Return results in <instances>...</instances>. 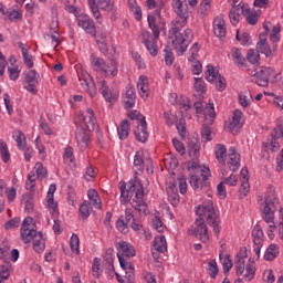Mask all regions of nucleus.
<instances>
[{
    "mask_svg": "<svg viewBox=\"0 0 283 283\" xmlns=\"http://www.w3.org/2000/svg\"><path fill=\"white\" fill-rule=\"evenodd\" d=\"M34 169H35V172H36V177L40 180H43V178H48V169H45L43 167L42 163H36Z\"/></svg>",
    "mask_w": 283,
    "mask_h": 283,
    "instance_id": "obj_51",
    "label": "nucleus"
},
{
    "mask_svg": "<svg viewBox=\"0 0 283 283\" xmlns=\"http://www.w3.org/2000/svg\"><path fill=\"white\" fill-rule=\"evenodd\" d=\"M77 25L78 28H83L86 34H90L91 36H96V24L94 23V20L87 15H83L77 18Z\"/></svg>",
    "mask_w": 283,
    "mask_h": 283,
    "instance_id": "obj_18",
    "label": "nucleus"
},
{
    "mask_svg": "<svg viewBox=\"0 0 283 283\" xmlns=\"http://www.w3.org/2000/svg\"><path fill=\"white\" fill-rule=\"evenodd\" d=\"M195 90L205 94V80L202 77H195Z\"/></svg>",
    "mask_w": 283,
    "mask_h": 283,
    "instance_id": "obj_62",
    "label": "nucleus"
},
{
    "mask_svg": "<svg viewBox=\"0 0 283 283\" xmlns=\"http://www.w3.org/2000/svg\"><path fill=\"white\" fill-rule=\"evenodd\" d=\"M277 255H280V247H277V244H275V243H272L266 249V252L264 254V260H266V262H271V261L275 260V258H277Z\"/></svg>",
    "mask_w": 283,
    "mask_h": 283,
    "instance_id": "obj_32",
    "label": "nucleus"
},
{
    "mask_svg": "<svg viewBox=\"0 0 283 283\" xmlns=\"http://www.w3.org/2000/svg\"><path fill=\"white\" fill-rule=\"evenodd\" d=\"M39 78V73H36V70H30L25 74V81L27 83H34Z\"/></svg>",
    "mask_w": 283,
    "mask_h": 283,
    "instance_id": "obj_64",
    "label": "nucleus"
},
{
    "mask_svg": "<svg viewBox=\"0 0 283 283\" xmlns=\"http://www.w3.org/2000/svg\"><path fill=\"white\" fill-rule=\"evenodd\" d=\"M10 247L3 244L0 245V258L3 260V262H9L10 258Z\"/></svg>",
    "mask_w": 283,
    "mask_h": 283,
    "instance_id": "obj_57",
    "label": "nucleus"
},
{
    "mask_svg": "<svg viewBox=\"0 0 283 283\" xmlns=\"http://www.w3.org/2000/svg\"><path fill=\"white\" fill-rule=\"evenodd\" d=\"M197 216L201 218L206 216L207 222L209 227H212L214 235H220L221 227H220V216L216 213V209L213 208V203L199 206L196 210Z\"/></svg>",
    "mask_w": 283,
    "mask_h": 283,
    "instance_id": "obj_7",
    "label": "nucleus"
},
{
    "mask_svg": "<svg viewBox=\"0 0 283 283\" xmlns=\"http://www.w3.org/2000/svg\"><path fill=\"white\" fill-rule=\"evenodd\" d=\"M280 74L272 67L261 66L260 70L252 71V83L259 85V87H269V81L271 83H277L280 81Z\"/></svg>",
    "mask_w": 283,
    "mask_h": 283,
    "instance_id": "obj_6",
    "label": "nucleus"
},
{
    "mask_svg": "<svg viewBox=\"0 0 283 283\" xmlns=\"http://www.w3.org/2000/svg\"><path fill=\"white\" fill-rule=\"evenodd\" d=\"M195 224L196 228L188 230L189 235H195V238L200 235L201 242H209V228L207 227V223H205V218L198 216Z\"/></svg>",
    "mask_w": 283,
    "mask_h": 283,
    "instance_id": "obj_12",
    "label": "nucleus"
},
{
    "mask_svg": "<svg viewBox=\"0 0 283 283\" xmlns=\"http://www.w3.org/2000/svg\"><path fill=\"white\" fill-rule=\"evenodd\" d=\"M67 202L69 205H71L72 207H74V202H76V192H74V188H72V186L67 187Z\"/></svg>",
    "mask_w": 283,
    "mask_h": 283,
    "instance_id": "obj_59",
    "label": "nucleus"
},
{
    "mask_svg": "<svg viewBox=\"0 0 283 283\" xmlns=\"http://www.w3.org/2000/svg\"><path fill=\"white\" fill-rule=\"evenodd\" d=\"M231 54L234 65H238V67H243L244 63H247V59L242 56V52H240V49L233 48L231 50Z\"/></svg>",
    "mask_w": 283,
    "mask_h": 283,
    "instance_id": "obj_33",
    "label": "nucleus"
},
{
    "mask_svg": "<svg viewBox=\"0 0 283 283\" xmlns=\"http://www.w3.org/2000/svg\"><path fill=\"white\" fill-rule=\"evenodd\" d=\"M19 224H21V219L20 218H14V219L9 220L4 224V229L6 230L17 229V228H19Z\"/></svg>",
    "mask_w": 283,
    "mask_h": 283,
    "instance_id": "obj_61",
    "label": "nucleus"
},
{
    "mask_svg": "<svg viewBox=\"0 0 283 283\" xmlns=\"http://www.w3.org/2000/svg\"><path fill=\"white\" fill-rule=\"evenodd\" d=\"M164 57L166 65H174V52H171V49L164 50Z\"/></svg>",
    "mask_w": 283,
    "mask_h": 283,
    "instance_id": "obj_60",
    "label": "nucleus"
},
{
    "mask_svg": "<svg viewBox=\"0 0 283 283\" xmlns=\"http://www.w3.org/2000/svg\"><path fill=\"white\" fill-rule=\"evenodd\" d=\"M75 138L77 145L80 146V149H82V151H85V149H87V145H90V134L81 129H77L75 133Z\"/></svg>",
    "mask_w": 283,
    "mask_h": 283,
    "instance_id": "obj_26",
    "label": "nucleus"
},
{
    "mask_svg": "<svg viewBox=\"0 0 283 283\" xmlns=\"http://www.w3.org/2000/svg\"><path fill=\"white\" fill-rule=\"evenodd\" d=\"M81 245V240L78 239L77 234H72L71 240H70V248L73 253H81V250H78V247Z\"/></svg>",
    "mask_w": 283,
    "mask_h": 283,
    "instance_id": "obj_47",
    "label": "nucleus"
},
{
    "mask_svg": "<svg viewBox=\"0 0 283 283\" xmlns=\"http://www.w3.org/2000/svg\"><path fill=\"white\" fill-rule=\"evenodd\" d=\"M197 175L202 178L203 182H207V180H209V177L211 176V170L209 169V167H205L203 169H199L197 171Z\"/></svg>",
    "mask_w": 283,
    "mask_h": 283,
    "instance_id": "obj_58",
    "label": "nucleus"
},
{
    "mask_svg": "<svg viewBox=\"0 0 283 283\" xmlns=\"http://www.w3.org/2000/svg\"><path fill=\"white\" fill-rule=\"evenodd\" d=\"M252 238L255 245H260L263 242L264 232L262 231V227L256 224L252 230Z\"/></svg>",
    "mask_w": 283,
    "mask_h": 283,
    "instance_id": "obj_36",
    "label": "nucleus"
},
{
    "mask_svg": "<svg viewBox=\"0 0 283 283\" xmlns=\"http://www.w3.org/2000/svg\"><path fill=\"white\" fill-rule=\"evenodd\" d=\"M234 269L237 275L245 280V282H251L255 277V261L253 259H249L247 265H244L243 259H239L234 262Z\"/></svg>",
    "mask_w": 283,
    "mask_h": 283,
    "instance_id": "obj_9",
    "label": "nucleus"
},
{
    "mask_svg": "<svg viewBox=\"0 0 283 283\" xmlns=\"http://www.w3.org/2000/svg\"><path fill=\"white\" fill-rule=\"evenodd\" d=\"M116 249L118 250L117 258L119 265L124 271H128V282H132L134 280V265H132L130 260L136 255V249L125 241L118 242Z\"/></svg>",
    "mask_w": 283,
    "mask_h": 283,
    "instance_id": "obj_3",
    "label": "nucleus"
},
{
    "mask_svg": "<svg viewBox=\"0 0 283 283\" xmlns=\"http://www.w3.org/2000/svg\"><path fill=\"white\" fill-rule=\"evenodd\" d=\"M228 167L231 171L235 172L240 169V154L235 151V147L229 148Z\"/></svg>",
    "mask_w": 283,
    "mask_h": 283,
    "instance_id": "obj_21",
    "label": "nucleus"
},
{
    "mask_svg": "<svg viewBox=\"0 0 283 283\" xmlns=\"http://www.w3.org/2000/svg\"><path fill=\"white\" fill-rule=\"evenodd\" d=\"M6 265H0V283H3V280H10V262H6Z\"/></svg>",
    "mask_w": 283,
    "mask_h": 283,
    "instance_id": "obj_49",
    "label": "nucleus"
},
{
    "mask_svg": "<svg viewBox=\"0 0 283 283\" xmlns=\"http://www.w3.org/2000/svg\"><path fill=\"white\" fill-rule=\"evenodd\" d=\"M208 274L210 275V277L212 280H216V277L218 276V273H219V269H218V262H216V260H211L209 263H208Z\"/></svg>",
    "mask_w": 283,
    "mask_h": 283,
    "instance_id": "obj_46",
    "label": "nucleus"
},
{
    "mask_svg": "<svg viewBox=\"0 0 283 283\" xmlns=\"http://www.w3.org/2000/svg\"><path fill=\"white\" fill-rule=\"evenodd\" d=\"M92 202L90 201H84L81 206H80V214L82 220H87L90 218V216H92Z\"/></svg>",
    "mask_w": 283,
    "mask_h": 283,
    "instance_id": "obj_34",
    "label": "nucleus"
},
{
    "mask_svg": "<svg viewBox=\"0 0 283 283\" xmlns=\"http://www.w3.org/2000/svg\"><path fill=\"white\" fill-rule=\"evenodd\" d=\"M192 189H202L205 187L206 181L200 178V175H198L197 171L195 174L190 175V180H189Z\"/></svg>",
    "mask_w": 283,
    "mask_h": 283,
    "instance_id": "obj_35",
    "label": "nucleus"
},
{
    "mask_svg": "<svg viewBox=\"0 0 283 283\" xmlns=\"http://www.w3.org/2000/svg\"><path fill=\"white\" fill-rule=\"evenodd\" d=\"M250 186H249V179L242 180L241 187L239 189V198L242 200L247 198L250 191Z\"/></svg>",
    "mask_w": 283,
    "mask_h": 283,
    "instance_id": "obj_50",
    "label": "nucleus"
},
{
    "mask_svg": "<svg viewBox=\"0 0 283 283\" xmlns=\"http://www.w3.org/2000/svg\"><path fill=\"white\" fill-rule=\"evenodd\" d=\"M188 149H189L190 156H198V153L200 151V145L198 143V138L192 137L191 139H189Z\"/></svg>",
    "mask_w": 283,
    "mask_h": 283,
    "instance_id": "obj_41",
    "label": "nucleus"
},
{
    "mask_svg": "<svg viewBox=\"0 0 283 283\" xmlns=\"http://www.w3.org/2000/svg\"><path fill=\"white\" fill-rule=\"evenodd\" d=\"M172 8L177 19L175 20V27L169 30V41H171L178 56H182L191 41H193V31L191 29H186L184 33L180 32V28H185L189 20V7L182 0H172Z\"/></svg>",
    "mask_w": 283,
    "mask_h": 283,
    "instance_id": "obj_1",
    "label": "nucleus"
},
{
    "mask_svg": "<svg viewBox=\"0 0 283 283\" xmlns=\"http://www.w3.org/2000/svg\"><path fill=\"white\" fill-rule=\"evenodd\" d=\"M253 96L251 95V91H244L239 94V103L243 107H249L251 105V99Z\"/></svg>",
    "mask_w": 283,
    "mask_h": 283,
    "instance_id": "obj_40",
    "label": "nucleus"
},
{
    "mask_svg": "<svg viewBox=\"0 0 283 283\" xmlns=\"http://www.w3.org/2000/svg\"><path fill=\"white\" fill-rule=\"evenodd\" d=\"M119 191H120V201L124 202V205H127L134 198L136 200H142V198H145V190L143 188V182H140V179L135 177V180H130L127 185L125 181L119 182Z\"/></svg>",
    "mask_w": 283,
    "mask_h": 283,
    "instance_id": "obj_4",
    "label": "nucleus"
},
{
    "mask_svg": "<svg viewBox=\"0 0 283 283\" xmlns=\"http://www.w3.org/2000/svg\"><path fill=\"white\" fill-rule=\"evenodd\" d=\"M223 273L227 275L231 269H233V262L231 261V255L227 254L222 262Z\"/></svg>",
    "mask_w": 283,
    "mask_h": 283,
    "instance_id": "obj_54",
    "label": "nucleus"
},
{
    "mask_svg": "<svg viewBox=\"0 0 283 283\" xmlns=\"http://www.w3.org/2000/svg\"><path fill=\"white\" fill-rule=\"evenodd\" d=\"M88 196V202L95 207V209H103V202L101 201V197L98 196V192L94 189H90L87 191Z\"/></svg>",
    "mask_w": 283,
    "mask_h": 283,
    "instance_id": "obj_30",
    "label": "nucleus"
},
{
    "mask_svg": "<svg viewBox=\"0 0 283 283\" xmlns=\"http://www.w3.org/2000/svg\"><path fill=\"white\" fill-rule=\"evenodd\" d=\"M80 127L82 132H94L96 129V116L94 109L87 108L86 114L81 116Z\"/></svg>",
    "mask_w": 283,
    "mask_h": 283,
    "instance_id": "obj_15",
    "label": "nucleus"
},
{
    "mask_svg": "<svg viewBox=\"0 0 283 283\" xmlns=\"http://www.w3.org/2000/svg\"><path fill=\"white\" fill-rule=\"evenodd\" d=\"M205 116L208 125H213V122L216 120V108H213V104H208Z\"/></svg>",
    "mask_w": 283,
    "mask_h": 283,
    "instance_id": "obj_42",
    "label": "nucleus"
},
{
    "mask_svg": "<svg viewBox=\"0 0 283 283\" xmlns=\"http://www.w3.org/2000/svg\"><path fill=\"white\" fill-rule=\"evenodd\" d=\"M148 28L153 32V36L155 39H160V32H166L167 30V21L160 14V9H157L154 14H149L147 18Z\"/></svg>",
    "mask_w": 283,
    "mask_h": 283,
    "instance_id": "obj_8",
    "label": "nucleus"
},
{
    "mask_svg": "<svg viewBox=\"0 0 283 283\" xmlns=\"http://www.w3.org/2000/svg\"><path fill=\"white\" fill-rule=\"evenodd\" d=\"M172 145L175 149L180 154V156H185L186 149H185V144L178 139H172Z\"/></svg>",
    "mask_w": 283,
    "mask_h": 283,
    "instance_id": "obj_63",
    "label": "nucleus"
},
{
    "mask_svg": "<svg viewBox=\"0 0 283 283\" xmlns=\"http://www.w3.org/2000/svg\"><path fill=\"white\" fill-rule=\"evenodd\" d=\"M21 202L24 205V211H28V213H32V211H34V198L31 192L22 195Z\"/></svg>",
    "mask_w": 283,
    "mask_h": 283,
    "instance_id": "obj_31",
    "label": "nucleus"
},
{
    "mask_svg": "<svg viewBox=\"0 0 283 283\" xmlns=\"http://www.w3.org/2000/svg\"><path fill=\"white\" fill-rule=\"evenodd\" d=\"M201 138L202 140H206V143L213 140V137H211V127H209L207 124H203L201 127Z\"/></svg>",
    "mask_w": 283,
    "mask_h": 283,
    "instance_id": "obj_52",
    "label": "nucleus"
},
{
    "mask_svg": "<svg viewBox=\"0 0 283 283\" xmlns=\"http://www.w3.org/2000/svg\"><path fill=\"white\" fill-rule=\"evenodd\" d=\"M13 138L17 143L18 149H25V134H23V132L17 130L13 134Z\"/></svg>",
    "mask_w": 283,
    "mask_h": 283,
    "instance_id": "obj_43",
    "label": "nucleus"
},
{
    "mask_svg": "<svg viewBox=\"0 0 283 283\" xmlns=\"http://www.w3.org/2000/svg\"><path fill=\"white\" fill-rule=\"evenodd\" d=\"M137 90L142 98H149V80L147 76H140L137 83Z\"/></svg>",
    "mask_w": 283,
    "mask_h": 283,
    "instance_id": "obj_25",
    "label": "nucleus"
},
{
    "mask_svg": "<svg viewBox=\"0 0 283 283\" xmlns=\"http://www.w3.org/2000/svg\"><path fill=\"white\" fill-rule=\"evenodd\" d=\"M213 32L218 39L227 36V22L222 18H217L213 21Z\"/></svg>",
    "mask_w": 283,
    "mask_h": 283,
    "instance_id": "obj_22",
    "label": "nucleus"
},
{
    "mask_svg": "<svg viewBox=\"0 0 283 283\" xmlns=\"http://www.w3.org/2000/svg\"><path fill=\"white\" fill-rule=\"evenodd\" d=\"M32 242L35 253H43V251H45V239H43V232H38Z\"/></svg>",
    "mask_w": 283,
    "mask_h": 283,
    "instance_id": "obj_27",
    "label": "nucleus"
},
{
    "mask_svg": "<svg viewBox=\"0 0 283 283\" xmlns=\"http://www.w3.org/2000/svg\"><path fill=\"white\" fill-rule=\"evenodd\" d=\"M9 21H13L14 23L21 21L23 19V11L19 9H9L7 10Z\"/></svg>",
    "mask_w": 283,
    "mask_h": 283,
    "instance_id": "obj_38",
    "label": "nucleus"
},
{
    "mask_svg": "<svg viewBox=\"0 0 283 283\" xmlns=\"http://www.w3.org/2000/svg\"><path fill=\"white\" fill-rule=\"evenodd\" d=\"M151 251L154 260H158V253H165V251H167V239H165V235L158 237L154 240V248Z\"/></svg>",
    "mask_w": 283,
    "mask_h": 283,
    "instance_id": "obj_20",
    "label": "nucleus"
},
{
    "mask_svg": "<svg viewBox=\"0 0 283 283\" xmlns=\"http://www.w3.org/2000/svg\"><path fill=\"white\" fill-rule=\"evenodd\" d=\"M22 59H23L24 65H27L29 70H32V67H34V61L32 60V54H30V52L23 51Z\"/></svg>",
    "mask_w": 283,
    "mask_h": 283,
    "instance_id": "obj_56",
    "label": "nucleus"
},
{
    "mask_svg": "<svg viewBox=\"0 0 283 283\" xmlns=\"http://www.w3.org/2000/svg\"><path fill=\"white\" fill-rule=\"evenodd\" d=\"M109 63L105 62V60L92 54L91 55V65L95 72H101L106 78H114L118 74V64L114 60V57H109Z\"/></svg>",
    "mask_w": 283,
    "mask_h": 283,
    "instance_id": "obj_5",
    "label": "nucleus"
},
{
    "mask_svg": "<svg viewBox=\"0 0 283 283\" xmlns=\"http://www.w3.org/2000/svg\"><path fill=\"white\" fill-rule=\"evenodd\" d=\"M99 85V92L102 96L105 97V101H107V103H112V96H109V86H107V82L105 80H101Z\"/></svg>",
    "mask_w": 283,
    "mask_h": 283,
    "instance_id": "obj_45",
    "label": "nucleus"
},
{
    "mask_svg": "<svg viewBox=\"0 0 283 283\" xmlns=\"http://www.w3.org/2000/svg\"><path fill=\"white\" fill-rule=\"evenodd\" d=\"M216 158L220 163V165H224V160L227 158V147L222 144H218L216 146Z\"/></svg>",
    "mask_w": 283,
    "mask_h": 283,
    "instance_id": "obj_37",
    "label": "nucleus"
},
{
    "mask_svg": "<svg viewBox=\"0 0 283 283\" xmlns=\"http://www.w3.org/2000/svg\"><path fill=\"white\" fill-rule=\"evenodd\" d=\"M135 137L139 143H147L149 133H147V120L145 117L142 118L140 124H137V128L134 130Z\"/></svg>",
    "mask_w": 283,
    "mask_h": 283,
    "instance_id": "obj_19",
    "label": "nucleus"
},
{
    "mask_svg": "<svg viewBox=\"0 0 283 283\" xmlns=\"http://www.w3.org/2000/svg\"><path fill=\"white\" fill-rule=\"evenodd\" d=\"M206 80L209 83L216 82V88L218 92H224L227 88V80L222 75H220V71H218L213 65L209 64L207 65L206 71Z\"/></svg>",
    "mask_w": 283,
    "mask_h": 283,
    "instance_id": "obj_11",
    "label": "nucleus"
},
{
    "mask_svg": "<svg viewBox=\"0 0 283 283\" xmlns=\"http://www.w3.org/2000/svg\"><path fill=\"white\" fill-rule=\"evenodd\" d=\"M117 134L119 140H127L129 138V120L124 119L120 122L119 127H117Z\"/></svg>",
    "mask_w": 283,
    "mask_h": 283,
    "instance_id": "obj_29",
    "label": "nucleus"
},
{
    "mask_svg": "<svg viewBox=\"0 0 283 283\" xmlns=\"http://www.w3.org/2000/svg\"><path fill=\"white\" fill-rule=\"evenodd\" d=\"M39 232H36V224H34V219L32 217H27L21 226L20 235L24 244H30L34 240Z\"/></svg>",
    "mask_w": 283,
    "mask_h": 283,
    "instance_id": "obj_10",
    "label": "nucleus"
},
{
    "mask_svg": "<svg viewBox=\"0 0 283 283\" xmlns=\"http://www.w3.org/2000/svg\"><path fill=\"white\" fill-rule=\"evenodd\" d=\"M90 8L93 12V17L98 21L101 19V11L105 10L106 12H112L114 10V4L112 0H98L97 4L95 0H88ZM99 8V10H98Z\"/></svg>",
    "mask_w": 283,
    "mask_h": 283,
    "instance_id": "obj_14",
    "label": "nucleus"
},
{
    "mask_svg": "<svg viewBox=\"0 0 283 283\" xmlns=\"http://www.w3.org/2000/svg\"><path fill=\"white\" fill-rule=\"evenodd\" d=\"M280 211L283 214V208L280 203V198L275 193V189L270 188L264 196L263 201L260 203V211L263 214V219L270 224V231L273 233L275 227V211Z\"/></svg>",
    "mask_w": 283,
    "mask_h": 283,
    "instance_id": "obj_2",
    "label": "nucleus"
},
{
    "mask_svg": "<svg viewBox=\"0 0 283 283\" xmlns=\"http://www.w3.org/2000/svg\"><path fill=\"white\" fill-rule=\"evenodd\" d=\"M124 107L126 109H132L136 105V91L134 87H128L126 90L125 96L123 97Z\"/></svg>",
    "mask_w": 283,
    "mask_h": 283,
    "instance_id": "obj_24",
    "label": "nucleus"
},
{
    "mask_svg": "<svg viewBox=\"0 0 283 283\" xmlns=\"http://www.w3.org/2000/svg\"><path fill=\"white\" fill-rule=\"evenodd\" d=\"M0 155H1V160L3 163L10 161V150L8 149V144H6L3 139H0Z\"/></svg>",
    "mask_w": 283,
    "mask_h": 283,
    "instance_id": "obj_44",
    "label": "nucleus"
},
{
    "mask_svg": "<svg viewBox=\"0 0 283 283\" xmlns=\"http://www.w3.org/2000/svg\"><path fill=\"white\" fill-rule=\"evenodd\" d=\"M242 112L240 109H235L233 112L232 120L228 124L226 123V129L227 132H230V134H239L240 129H242Z\"/></svg>",
    "mask_w": 283,
    "mask_h": 283,
    "instance_id": "obj_17",
    "label": "nucleus"
},
{
    "mask_svg": "<svg viewBox=\"0 0 283 283\" xmlns=\"http://www.w3.org/2000/svg\"><path fill=\"white\" fill-rule=\"evenodd\" d=\"M134 167H137V171H144L145 160L143 159V153L137 151L134 158Z\"/></svg>",
    "mask_w": 283,
    "mask_h": 283,
    "instance_id": "obj_48",
    "label": "nucleus"
},
{
    "mask_svg": "<svg viewBox=\"0 0 283 283\" xmlns=\"http://www.w3.org/2000/svg\"><path fill=\"white\" fill-rule=\"evenodd\" d=\"M280 138H283V124L276 125L268 138L266 145L271 147L272 151L280 150Z\"/></svg>",
    "mask_w": 283,
    "mask_h": 283,
    "instance_id": "obj_16",
    "label": "nucleus"
},
{
    "mask_svg": "<svg viewBox=\"0 0 283 283\" xmlns=\"http://www.w3.org/2000/svg\"><path fill=\"white\" fill-rule=\"evenodd\" d=\"M104 266L107 269L109 273H114V250L112 248L106 250V253L104 255Z\"/></svg>",
    "mask_w": 283,
    "mask_h": 283,
    "instance_id": "obj_28",
    "label": "nucleus"
},
{
    "mask_svg": "<svg viewBox=\"0 0 283 283\" xmlns=\"http://www.w3.org/2000/svg\"><path fill=\"white\" fill-rule=\"evenodd\" d=\"M247 61H249V63H252V65H255V63L260 62V53L255 54V51L253 49H250L247 53Z\"/></svg>",
    "mask_w": 283,
    "mask_h": 283,
    "instance_id": "obj_53",
    "label": "nucleus"
},
{
    "mask_svg": "<svg viewBox=\"0 0 283 283\" xmlns=\"http://www.w3.org/2000/svg\"><path fill=\"white\" fill-rule=\"evenodd\" d=\"M133 207L136 211H138V213H140L142 216H147V203H145V201L142 199H136L133 200Z\"/></svg>",
    "mask_w": 283,
    "mask_h": 283,
    "instance_id": "obj_39",
    "label": "nucleus"
},
{
    "mask_svg": "<svg viewBox=\"0 0 283 283\" xmlns=\"http://www.w3.org/2000/svg\"><path fill=\"white\" fill-rule=\"evenodd\" d=\"M140 38L150 56H158V38L149 33V31H143Z\"/></svg>",
    "mask_w": 283,
    "mask_h": 283,
    "instance_id": "obj_13",
    "label": "nucleus"
},
{
    "mask_svg": "<svg viewBox=\"0 0 283 283\" xmlns=\"http://www.w3.org/2000/svg\"><path fill=\"white\" fill-rule=\"evenodd\" d=\"M95 38L96 43L105 42L107 41V31L105 30H98L95 29V35H92Z\"/></svg>",
    "mask_w": 283,
    "mask_h": 283,
    "instance_id": "obj_55",
    "label": "nucleus"
},
{
    "mask_svg": "<svg viewBox=\"0 0 283 283\" xmlns=\"http://www.w3.org/2000/svg\"><path fill=\"white\" fill-rule=\"evenodd\" d=\"M80 83L83 87V90H85V92L88 94V96H91V98H94V96H96L97 91H96V84L94 83V80L92 78H82L80 77Z\"/></svg>",
    "mask_w": 283,
    "mask_h": 283,
    "instance_id": "obj_23",
    "label": "nucleus"
}]
</instances>
